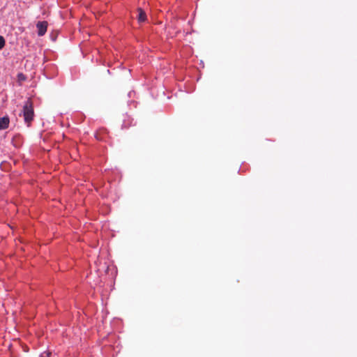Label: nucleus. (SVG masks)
Masks as SVG:
<instances>
[{
    "label": "nucleus",
    "mask_w": 357,
    "mask_h": 357,
    "mask_svg": "<svg viewBox=\"0 0 357 357\" xmlns=\"http://www.w3.org/2000/svg\"><path fill=\"white\" fill-rule=\"evenodd\" d=\"M22 114L24 119V122L27 124L28 126H29L31 122L33 119L34 116V112H33V102L31 100H27L24 106L22 109Z\"/></svg>",
    "instance_id": "1"
},
{
    "label": "nucleus",
    "mask_w": 357,
    "mask_h": 357,
    "mask_svg": "<svg viewBox=\"0 0 357 357\" xmlns=\"http://www.w3.org/2000/svg\"><path fill=\"white\" fill-rule=\"evenodd\" d=\"M38 29V34L40 36L45 35L47 31V22H38L36 24Z\"/></svg>",
    "instance_id": "2"
},
{
    "label": "nucleus",
    "mask_w": 357,
    "mask_h": 357,
    "mask_svg": "<svg viewBox=\"0 0 357 357\" xmlns=\"http://www.w3.org/2000/svg\"><path fill=\"white\" fill-rule=\"evenodd\" d=\"M9 118L8 116H3L0 118V130H4L8 127Z\"/></svg>",
    "instance_id": "3"
},
{
    "label": "nucleus",
    "mask_w": 357,
    "mask_h": 357,
    "mask_svg": "<svg viewBox=\"0 0 357 357\" xmlns=\"http://www.w3.org/2000/svg\"><path fill=\"white\" fill-rule=\"evenodd\" d=\"M138 12H139L138 16H137L138 21L139 22H145L146 20V15L145 12L142 8H138Z\"/></svg>",
    "instance_id": "4"
},
{
    "label": "nucleus",
    "mask_w": 357,
    "mask_h": 357,
    "mask_svg": "<svg viewBox=\"0 0 357 357\" xmlns=\"http://www.w3.org/2000/svg\"><path fill=\"white\" fill-rule=\"evenodd\" d=\"M5 45V40L3 36H0V50Z\"/></svg>",
    "instance_id": "5"
},
{
    "label": "nucleus",
    "mask_w": 357,
    "mask_h": 357,
    "mask_svg": "<svg viewBox=\"0 0 357 357\" xmlns=\"http://www.w3.org/2000/svg\"><path fill=\"white\" fill-rule=\"evenodd\" d=\"M50 353L45 351L40 355V357H50Z\"/></svg>",
    "instance_id": "6"
}]
</instances>
